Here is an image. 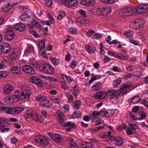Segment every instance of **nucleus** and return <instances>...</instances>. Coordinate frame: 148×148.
Here are the masks:
<instances>
[{"label":"nucleus","mask_w":148,"mask_h":148,"mask_svg":"<svg viewBox=\"0 0 148 148\" xmlns=\"http://www.w3.org/2000/svg\"><path fill=\"white\" fill-rule=\"evenodd\" d=\"M42 138H44V136L41 135H37L34 138L35 140L37 143H40V141L42 140Z\"/></svg>","instance_id":"58836bf2"},{"label":"nucleus","mask_w":148,"mask_h":148,"mask_svg":"<svg viewBox=\"0 0 148 148\" xmlns=\"http://www.w3.org/2000/svg\"><path fill=\"white\" fill-rule=\"evenodd\" d=\"M45 6L49 8H50L52 4L51 0H45Z\"/></svg>","instance_id":"09e8293b"},{"label":"nucleus","mask_w":148,"mask_h":148,"mask_svg":"<svg viewBox=\"0 0 148 148\" xmlns=\"http://www.w3.org/2000/svg\"><path fill=\"white\" fill-rule=\"evenodd\" d=\"M114 114V112L112 110H107L106 111V117L107 118L111 117Z\"/></svg>","instance_id":"37998d69"},{"label":"nucleus","mask_w":148,"mask_h":148,"mask_svg":"<svg viewBox=\"0 0 148 148\" xmlns=\"http://www.w3.org/2000/svg\"><path fill=\"white\" fill-rule=\"evenodd\" d=\"M27 117H30L32 116L34 120L36 121L40 122H42V119L40 116H39L37 114H35L33 115L32 114L30 113L29 114H27Z\"/></svg>","instance_id":"b1692460"},{"label":"nucleus","mask_w":148,"mask_h":148,"mask_svg":"<svg viewBox=\"0 0 148 148\" xmlns=\"http://www.w3.org/2000/svg\"><path fill=\"white\" fill-rule=\"evenodd\" d=\"M129 125L131 127V129L134 131H135V129H137V126L135 124L130 123Z\"/></svg>","instance_id":"4d7b16f0"},{"label":"nucleus","mask_w":148,"mask_h":148,"mask_svg":"<svg viewBox=\"0 0 148 148\" xmlns=\"http://www.w3.org/2000/svg\"><path fill=\"white\" fill-rule=\"evenodd\" d=\"M41 106L43 107L48 108L50 106L51 103H50L49 101L47 99L42 103H41Z\"/></svg>","instance_id":"e433bc0d"},{"label":"nucleus","mask_w":148,"mask_h":148,"mask_svg":"<svg viewBox=\"0 0 148 148\" xmlns=\"http://www.w3.org/2000/svg\"><path fill=\"white\" fill-rule=\"evenodd\" d=\"M77 65V62L76 61L74 60L72 61L70 65V67L72 69H74Z\"/></svg>","instance_id":"680f3d73"},{"label":"nucleus","mask_w":148,"mask_h":148,"mask_svg":"<svg viewBox=\"0 0 148 148\" xmlns=\"http://www.w3.org/2000/svg\"><path fill=\"white\" fill-rule=\"evenodd\" d=\"M112 132L110 131L107 132V134H101L99 135V137L100 138L103 139L107 141H112L114 140V143L117 146L121 145L123 143V140L120 136L115 138L111 135Z\"/></svg>","instance_id":"f257e3e1"},{"label":"nucleus","mask_w":148,"mask_h":148,"mask_svg":"<svg viewBox=\"0 0 148 148\" xmlns=\"http://www.w3.org/2000/svg\"><path fill=\"white\" fill-rule=\"evenodd\" d=\"M69 145L71 148H79L78 146L74 142V140L71 138H69L68 140Z\"/></svg>","instance_id":"c85d7f7f"},{"label":"nucleus","mask_w":148,"mask_h":148,"mask_svg":"<svg viewBox=\"0 0 148 148\" xmlns=\"http://www.w3.org/2000/svg\"><path fill=\"white\" fill-rule=\"evenodd\" d=\"M47 99V98L46 97L44 96H42L41 95H38L37 97H36L35 99L36 101L42 103Z\"/></svg>","instance_id":"473e14b6"},{"label":"nucleus","mask_w":148,"mask_h":148,"mask_svg":"<svg viewBox=\"0 0 148 148\" xmlns=\"http://www.w3.org/2000/svg\"><path fill=\"white\" fill-rule=\"evenodd\" d=\"M21 8L23 9V11L24 13H26L28 12L29 11V9L28 8L25 7V6H21Z\"/></svg>","instance_id":"0e129e2a"},{"label":"nucleus","mask_w":148,"mask_h":148,"mask_svg":"<svg viewBox=\"0 0 148 148\" xmlns=\"http://www.w3.org/2000/svg\"><path fill=\"white\" fill-rule=\"evenodd\" d=\"M11 69L12 72L13 73H15L17 75L19 74L21 72V69L17 66H13Z\"/></svg>","instance_id":"bb28decb"},{"label":"nucleus","mask_w":148,"mask_h":148,"mask_svg":"<svg viewBox=\"0 0 148 148\" xmlns=\"http://www.w3.org/2000/svg\"><path fill=\"white\" fill-rule=\"evenodd\" d=\"M77 0H65L64 2L65 5L69 8H73L77 6Z\"/></svg>","instance_id":"9b49d317"},{"label":"nucleus","mask_w":148,"mask_h":148,"mask_svg":"<svg viewBox=\"0 0 148 148\" xmlns=\"http://www.w3.org/2000/svg\"><path fill=\"white\" fill-rule=\"evenodd\" d=\"M62 126L66 127H69L72 128H73L75 127V125L74 123H72L70 121L68 122L67 123H64L62 124Z\"/></svg>","instance_id":"7c9ffc66"},{"label":"nucleus","mask_w":148,"mask_h":148,"mask_svg":"<svg viewBox=\"0 0 148 148\" xmlns=\"http://www.w3.org/2000/svg\"><path fill=\"white\" fill-rule=\"evenodd\" d=\"M121 79L119 78L114 80L112 84L113 86L116 87L119 85L121 83Z\"/></svg>","instance_id":"79ce46f5"},{"label":"nucleus","mask_w":148,"mask_h":148,"mask_svg":"<svg viewBox=\"0 0 148 148\" xmlns=\"http://www.w3.org/2000/svg\"><path fill=\"white\" fill-rule=\"evenodd\" d=\"M98 10L102 15H106L109 14L111 10L109 6L101 8Z\"/></svg>","instance_id":"ddd939ff"},{"label":"nucleus","mask_w":148,"mask_h":148,"mask_svg":"<svg viewBox=\"0 0 148 148\" xmlns=\"http://www.w3.org/2000/svg\"><path fill=\"white\" fill-rule=\"evenodd\" d=\"M144 24V21L143 19L138 18L136 20L131 24V27L134 29H138L141 28Z\"/></svg>","instance_id":"39448f33"},{"label":"nucleus","mask_w":148,"mask_h":148,"mask_svg":"<svg viewBox=\"0 0 148 148\" xmlns=\"http://www.w3.org/2000/svg\"><path fill=\"white\" fill-rule=\"evenodd\" d=\"M48 134L52 139L57 142H59L62 140V137L58 134L50 132L48 133Z\"/></svg>","instance_id":"a211bd4d"},{"label":"nucleus","mask_w":148,"mask_h":148,"mask_svg":"<svg viewBox=\"0 0 148 148\" xmlns=\"http://www.w3.org/2000/svg\"><path fill=\"white\" fill-rule=\"evenodd\" d=\"M26 51L28 53H30L34 52V49L32 46L30 45L27 47V48Z\"/></svg>","instance_id":"8fccbe9b"},{"label":"nucleus","mask_w":148,"mask_h":148,"mask_svg":"<svg viewBox=\"0 0 148 148\" xmlns=\"http://www.w3.org/2000/svg\"><path fill=\"white\" fill-rule=\"evenodd\" d=\"M45 39H42L39 42L38 45L39 53H41L42 56L44 57L46 56L45 53Z\"/></svg>","instance_id":"0eeeda50"},{"label":"nucleus","mask_w":148,"mask_h":148,"mask_svg":"<svg viewBox=\"0 0 148 148\" xmlns=\"http://www.w3.org/2000/svg\"><path fill=\"white\" fill-rule=\"evenodd\" d=\"M86 51L89 53H95L97 51L96 47L91 45H87L85 46Z\"/></svg>","instance_id":"6ab92c4d"},{"label":"nucleus","mask_w":148,"mask_h":148,"mask_svg":"<svg viewBox=\"0 0 148 148\" xmlns=\"http://www.w3.org/2000/svg\"><path fill=\"white\" fill-rule=\"evenodd\" d=\"M123 34L127 37H132L133 34L132 32L130 31H125Z\"/></svg>","instance_id":"3c124183"},{"label":"nucleus","mask_w":148,"mask_h":148,"mask_svg":"<svg viewBox=\"0 0 148 148\" xmlns=\"http://www.w3.org/2000/svg\"><path fill=\"white\" fill-rule=\"evenodd\" d=\"M14 28L16 30L19 31H23L25 29L24 25L22 23H18L14 25L13 26Z\"/></svg>","instance_id":"5701e85b"},{"label":"nucleus","mask_w":148,"mask_h":148,"mask_svg":"<svg viewBox=\"0 0 148 148\" xmlns=\"http://www.w3.org/2000/svg\"><path fill=\"white\" fill-rule=\"evenodd\" d=\"M22 70L25 72L29 74H34L35 72L33 69L28 65H24L22 67Z\"/></svg>","instance_id":"dca6fc26"},{"label":"nucleus","mask_w":148,"mask_h":148,"mask_svg":"<svg viewBox=\"0 0 148 148\" xmlns=\"http://www.w3.org/2000/svg\"><path fill=\"white\" fill-rule=\"evenodd\" d=\"M1 51L3 53H6L9 52L10 49V47L9 44L4 43L0 46Z\"/></svg>","instance_id":"f8f14e48"},{"label":"nucleus","mask_w":148,"mask_h":148,"mask_svg":"<svg viewBox=\"0 0 148 148\" xmlns=\"http://www.w3.org/2000/svg\"><path fill=\"white\" fill-rule=\"evenodd\" d=\"M35 84L37 86H40V87H42V81L41 79L39 78H38L36 81Z\"/></svg>","instance_id":"864d4df0"},{"label":"nucleus","mask_w":148,"mask_h":148,"mask_svg":"<svg viewBox=\"0 0 148 148\" xmlns=\"http://www.w3.org/2000/svg\"><path fill=\"white\" fill-rule=\"evenodd\" d=\"M13 86L9 84L4 86L3 88V92L6 94H9L13 90Z\"/></svg>","instance_id":"4be33fe9"},{"label":"nucleus","mask_w":148,"mask_h":148,"mask_svg":"<svg viewBox=\"0 0 148 148\" xmlns=\"http://www.w3.org/2000/svg\"><path fill=\"white\" fill-rule=\"evenodd\" d=\"M82 102L80 100H76L73 103V108L76 109H78L81 106Z\"/></svg>","instance_id":"2f4dec72"},{"label":"nucleus","mask_w":148,"mask_h":148,"mask_svg":"<svg viewBox=\"0 0 148 148\" xmlns=\"http://www.w3.org/2000/svg\"><path fill=\"white\" fill-rule=\"evenodd\" d=\"M7 120L4 118H1L0 122V125L3 127L5 126V124L7 122Z\"/></svg>","instance_id":"c03bdc74"},{"label":"nucleus","mask_w":148,"mask_h":148,"mask_svg":"<svg viewBox=\"0 0 148 148\" xmlns=\"http://www.w3.org/2000/svg\"><path fill=\"white\" fill-rule=\"evenodd\" d=\"M21 94V92L18 91H16L15 92L14 95L11 96L12 103H16L19 100H21V97L20 95Z\"/></svg>","instance_id":"4468645a"},{"label":"nucleus","mask_w":148,"mask_h":148,"mask_svg":"<svg viewBox=\"0 0 148 148\" xmlns=\"http://www.w3.org/2000/svg\"><path fill=\"white\" fill-rule=\"evenodd\" d=\"M106 96H110V99H117L119 95V91L113 89H110L106 92Z\"/></svg>","instance_id":"423d86ee"},{"label":"nucleus","mask_w":148,"mask_h":148,"mask_svg":"<svg viewBox=\"0 0 148 148\" xmlns=\"http://www.w3.org/2000/svg\"><path fill=\"white\" fill-rule=\"evenodd\" d=\"M136 10L138 13H145L148 10V5L146 4L139 5L136 8Z\"/></svg>","instance_id":"1a4fd4ad"},{"label":"nucleus","mask_w":148,"mask_h":148,"mask_svg":"<svg viewBox=\"0 0 148 148\" xmlns=\"http://www.w3.org/2000/svg\"><path fill=\"white\" fill-rule=\"evenodd\" d=\"M56 116L58 119V121L61 125L63 124L65 116L60 110H58L56 112Z\"/></svg>","instance_id":"f3484780"},{"label":"nucleus","mask_w":148,"mask_h":148,"mask_svg":"<svg viewBox=\"0 0 148 148\" xmlns=\"http://www.w3.org/2000/svg\"><path fill=\"white\" fill-rule=\"evenodd\" d=\"M49 142L48 140L44 137V138H42V140L40 141L39 144L43 146H47Z\"/></svg>","instance_id":"49530a36"},{"label":"nucleus","mask_w":148,"mask_h":148,"mask_svg":"<svg viewBox=\"0 0 148 148\" xmlns=\"http://www.w3.org/2000/svg\"><path fill=\"white\" fill-rule=\"evenodd\" d=\"M24 108L21 107H15L12 108L4 106H0V112H3L8 114H19L24 110Z\"/></svg>","instance_id":"f03ea898"},{"label":"nucleus","mask_w":148,"mask_h":148,"mask_svg":"<svg viewBox=\"0 0 148 148\" xmlns=\"http://www.w3.org/2000/svg\"><path fill=\"white\" fill-rule=\"evenodd\" d=\"M48 17L49 19V21H50L51 23L54 24L55 23L54 19L50 14H48Z\"/></svg>","instance_id":"bf43d9fd"},{"label":"nucleus","mask_w":148,"mask_h":148,"mask_svg":"<svg viewBox=\"0 0 148 148\" xmlns=\"http://www.w3.org/2000/svg\"><path fill=\"white\" fill-rule=\"evenodd\" d=\"M15 33L14 31L10 28L7 29L6 32L4 34V38L5 39L8 40H12L14 39L15 37Z\"/></svg>","instance_id":"6e6552de"},{"label":"nucleus","mask_w":148,"mask_h":148,"mask_svg":"<svg viewBox=\"0 0 148 148\" xmlns=\"http://www.w3.org/2000/svg\"><path fill=\"white\" fill-rule=\"evenodd\" d=\"M95 33V31L93 30H89L86 33L88 36H90L93 35Z\"/></svg>","instance_id":"69168bd1"},{"label":"nucleus","mask_w":148,"mask_h":148,"mask_svg":"<svg viewBox=\"0 0 148 148\" xmlns=\"http://www.w3.org/2000/svg\"><path fill=\"white\" fill-rule=\"evenodd\" d=\"M20 92L21 94L20 95L21 97V100H23L25 99H28L29 98L30 96L31 95V92L30 90H25L22 92Z\"/></svg>","instance_id":"aec40b11"},{"label":"nucleus","mask_w":148,"mask_h":148,"mask_svg":"<svg viewBox=\"0 0 148 148\" xmlns=\"http://www.w3.org/2000/svg\"><path fill=\"white\" fill-rule=\"evenodd\" d=\"M12 97H8L5 98L4 100L5 102L8 103H12Z\"/></svg>","instance_id":"5fc2aeb1"},{"label":"nucleus","mask_w":148,"mask_h":148,"mask_svg":"<svg viewBox=\"0 0 148 148\" xmlns=\"http://www.w3.org/2000/svg\"><path fill=\"white\" fill-rule=\"evenodd\" d=\"M133 76H134L133 74L129 73L125 75L124 77V78L126 79H127L128 78H131L133 77Z\"/></svg>","instance_id":"774afa93"},{"label":"nucleus","mask_w":148,"mask_h":148,"mask_svg":"<svg viewBox=\"0 0 148 148\" xmlns=\"http://www.w3.org/2000/svg\"><path fill=\"white\" fill-rule=\"evenodd\" d=\"M38 78L35 76H32L30 78V81L32 83L35 84Z\"/></svg>","instance_id":"6e6d98bb"},{"label":"nucleus","mask_w":148,"mask_h":148,"mask_svg":"<svg viewBox=\"0 0 148 148\" xmlns=\"http://www.w3.org/2000/svg\"><path fill=\"white\" fill-rule=\"evenodd\" d=\"M130 117V118L134 120H136L137 119V118L136 116L134 115H133L132 112H130L129 113Z\"/></svg>","instance_id":"338daca9"},{"label":"nucleus","mask_w":148,"mask_h":148,"mask_svg":"<svg viewBox=\"0 0 148 148\" xmlns=\"http://www.w3.org/2000/svg\"><path fill=\"white\" fill-rule=\"evenodd\" d=\"M52 100L55 103L58 104L61 103L62 102V101L59 98L56 97H53L52 98Z\"/></svg>","instance_id":"de8ad7c7"},{"label":"nucleus","mask_w":148,"mask_h":148,"mask_svg":"<svg viewBox=\"0 0 148 148\" xmlns=\"http://www.w3.org/2000/svg\"><path fill=\"white\" fill-rule=\"evenodd\" d=\"M125 130L127 134L129 135H132L133 134H134L135 132V131L132 130L131 128L128 126H127V127L125 128Z\"/></svg>","instance_id":"4c0bfd02"},{"label":"nucleus","mask_w":148,"mask_h":148,"mask_svg":"<svg viewBox=\"0 0 148 148\" xmlns=\"http://www.w3.org/2000/svg\"><path fill=\"white\" fill-rule=\"evenodd\" d=\"M21 19L23 21H25L28 20L30 18L29 16H28L27 14H25L21 15L20 16Z\"/></svg>","instance_id":"a19ab883"},{"label":"nucleus","mask_w":148,"mask_h":148,"mask_svg":"<svg viewBox=\"0 0 148 148\" xmlns=\"http://www.w3.org/2000/svg\"><path fill=\"white\" fill-rule=\"evenodd\" d=\"M36 21H37L35 20H32V21L28 22V23L27 24V25L29 27V26L30 25H31L33 26V27H34L36 24Z\"/></svg>","instance_id":"603ef678"},{"label":"nucleus","mask_w":148,"mask_h":148,"mask_svg":"<svg viewBox=\"0 0 148 148\" xmlns=\"http://www.w3.org/2000/svg\"><path fill=\"white\" fill-rule=\"evenodd\" d=\"M11 6L10 3L5 5H3L2 7V11L4 13H6L8 12L11 9Z\"/></svg>","instance_id":"c756f323"},{"label":"nucleus","mask_w":148,"mask_h":148,"mask_svg":"<svg viewBox=\"0 0 148 148\" xmlns=\"http://www.w3.org/2000/svg\"><path fill=\"white\" fill-rule=\"evenodd\" d=\"M65 14L64 12H62V13L60 14L58 16L57 18L59 20H61L63 16H64Z\"/></svg>","instance_id":"e2e57ef3"},{"label":"nucleus","mask_w":148,"mask_h":148,"mask_svg":"<svg viewBox=\"0 0 148 148\" xmlns=\"http://www.w3.org/2000/svg\"><path fill=\"white\" fill-rule=\"evenodd\" d=\"M83 148H93L92 143L90 142H83L81 144Z\"/></svg>","instance_id":"cd10ccee"},{"label":"nucleus","mask_w":148,"mask_h":148,"mask_svg":"<svg viewBox=\"0 0 148 148\" xmlns=\"http://www.w3.org/2000/svg\"><path fill=\"white\" fill-rule=\"evenodd\" d=\"M17 52L14 51L11 53L9 56V60L8 61V64H12V62L15 61L17 58Z\"/></svg>","instance_id":"412c9836"},{"label":"nucleus","mask_w":148,"mask_h":148,"mask_svg":"<svg viewBox=\"0 0 148 148\" xmlns=\"http://www.w3.org/2000/svg\"><path fill=\"white\" fill-rule=\"evenodd\" d=\"M50 59L53 64L55 66L58 65L59 63V60L56 58L51 57L50 58Z\"/></svg>","instance_id":"f704fd0d"},{"label":"nucleus","mask_w":148,"mask_h":148,"mask_svg":"<svg viewBox=\"0 0 148 148\" xmlns=\"http://www.w3.org/2000/svg\"><path fill=\"white\" fill-rule=\"evenodd\" d=\"M106 97V92L103 91L97 92L94 95V97L96 99H103Z\"/></svg>","instance_id":"2eb2a0df"},{"label":"nucleus","mask_w":148,"mask_h":148,"mask_svg":"<svg viewBox=\"0 0 148 148\" xmlns=\"http://www.w3.org/2000/svg\"><path fill=\"white\" fill-rule=\"evenodd\" d=\"M39 69L42 73L47 74H51L54 72L53 67L51 65L47 63L42 64L40 66Z\"/></svg>","instance_id":"7ed1b4c3"},{"label":"nucleus","mask_w":148,"mask_h":148,"mask_svg":"<svg viewBox=\"0 0 148 148\" xmlns=\"http://www.w3.org/2000/svg\"><path fill=\"white\" fill-rule=\"evenodd\" d=\"M127 127L126 124L124 123L117 127V130L118 131H121L124 128L125 129V128Z\"/></svg>","instance_id":"a18cd8bd"},{"label":"nucleus","mask_w":148,"mask_h":148,"mask_svg":"<svg viewBox=\"0 0 148 148\" xmlns=\"http://www.w3.org/2000/svg\"><path fill=\"white\" fill-rule=\"evenodd\" d=\"M102 88V85L100 82L96 83L92 86V89L94 91H96L100 90Z\"/></svg>","instance_id":"a878e982"},{"label":"nucleus","mask_w":148,"mask_h":148,"mask_svg":"<svg viewBox=\"0 0 148 148\" xmlns=\"http://www.w3.org/2000/svg\"><path fill=\"white\" fill-rule=\"evenodd\" d=\"M140 100V98L138 96H135L132 98L131 102L132 103L135 104L137 103Z\"/></svg>","instance_id":"ea45409f"},{"label":"nucleus","mask_w":148,"mask_h":148,"mask_svg":"<svg viewBox=\"0 0 148 148\" xmlns=\"http://www.w3.org/2000/svg\"><path fill=\"white\" fill-rule=\"evenodd\" d=\"M131 86V84L130 82H127L126 84H122L119 91V93H121L123 95H125L127 93V89Z\"/></svg>","instance_id":"9d476101"},{"label":"nucleus","mask_w":148,"mask_h":148,"mask_svg":"<svg viewBox=\"0 0 148 148\" xmlns=\"http://www.w3.org/2000/svg\"><path fill=\"white\" fill-rule=\"evenodd\" d=\"M31 65L33 67L36 68L38 67L39 66L38 63L35 62H32L30 63Z\"/></svg>","instance_id":"052dcab7"},{"label":"nucleus","mask_w":148,"mask_h":148,"mask_svg":"<svg viewBox=\"0 0 148 148\" xmlns=\"http://www.w3.org/2000/svg\"><path fill=\"white\" fill-rule=\"evenodd\" d=\"M95 3V1L94 0H82L80 2L82 5L85 6L91 5Z\"/></svg>","instance_id":"393cba45"},{"label":"nucleus","mask_w":148,"mask_h":148,"mask_svg":"<svg viewBox=\"0 0 148 148\" xmlns=\"http://www.w3.org/2000/svg\"><path fill=\"white\" fill-rule=\"evenodd\" d=\"M81 112L79 110H77L72 115L71 117L73 119H75L81 116Z\"/></svg>","instance_id":"c9c22d12"},{"label":"nucleus","mask_w":148,"mask_h":148,"mask_svg":"<svg viewBox=\"0 0 148 148\" xmlns=\"http://www.w3.org/2000/svg\"><path fill=\"white\" fill-rule=\"evenodd\" d=\"M115 57L121 60H127V58L121 54L116 53Z\"/></svg>","instance_id":"72a5a7b5"},{"label":"nucleus","mask_w":148,"mask_h":148,"mask_svg":"<svg viewBox=\"0 0 148 148\" xmlns=\"http://www.w3.org/2000/svg\"><path fill=\"white\" fill-rule=\"evenodd\" d=\"M134 10L132 8L128 7L122 9L120 15L122 17L124 18L132 15L134 12Z\"/></svg>","instance_id":"20e7f679"},{"label":"nucleus","mask_w":148,"mask_h":148,"mask_svg":"<svg viewBox=\"0 0 148 148\" xmlns=\"http://www.w3.org/2000/svg\"><path fill=\"white\" fill-rule=\"evenodd\" d=\"M7 75V72L5 71H0V78L6 77Z\"/></svg>","instance_id":"13d9d810"}]
</instances>
